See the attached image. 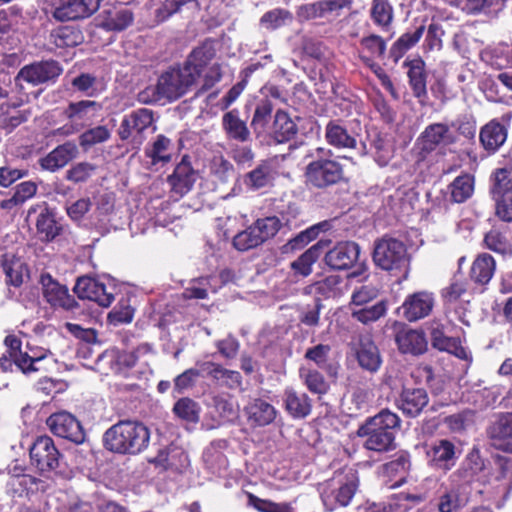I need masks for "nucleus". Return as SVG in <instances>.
<instances>
[{"label":"nucleus","instance_id":"1","mask_svg":"<svg viewBox=\"0 0 512 512\" xmlns=\"http://www.w3.org/2000/svg\"><path fill=\"white\" fill-rule=\"evenodd\" d=\"M150 430L139 421L120 420L103 434L104 447L120 455H137L147 449Z\"/></svg>","mask_w":512,"mask_h":512},{"label":"nucleus","instance_id":"2","mask_svg":"<svg viewBox=\"0 0 512 512\" xmlns=\"http://www.w3.org/2000/svg\"><path fill=\"white\" fill-rule=\"evenodd\" d=\"M399 416L389 409H382L362 424L357 434L364 437L363 447L367 450L386 453L396 448V433L400 429Z\"/></svg>","mask_w":512,"mask_h":512},{"label":"nucleus","instance_id":"3","mask_svg":"<svg viewBox=\"0 0 512 512\" xmlns=\"http://www.w3.org/2000/svg\"><path fill=\"white\" fill-rule=\"evenodd\" d=\"M305 183L314 189H327L344 179V166L333 158L331 150L317 149L314 157L305 167Z\"/></svg>","mask_w":512,"mask_h":512},{"label":"nucleus","instance_id":"4","mask_svg":"<svg viewBox=\"0 0 512 512\" xmlns=\"http://www.w3.org/2000/svg\"><path fill=\"white\" fill-rule=\"evenodd\" d=\"M372 258L377 267L393 275H407L410 255L405 243L397 238L384 235L375 240Z\"/></svg>","mask_w":512,"mask_h":512},{"label":"nucleus","instance_id":"5","mask_svg":"<svg viewBox=\"0 0 512 512\" xmlns=\"http://www.w3.org/2000/svg\"><path fill=\"white\" fill-rule=\"evenodd\" d=\"M184 67H171L163 72L154 87H148L141 95L148 94L150 99H143L144 102H157L162 99L169 101L182 97L195 83L193 76H190Z\"/></svg>","mask_w":512,"mask_h":512},{"label":"nucleus","instance_id":"6","mask_svg":"<svg viewBox=\"0 0 512 512\" xmlns=\"http://www.w3.org/2000/svg\"><path fill=\"white\" fill-rule=\"evenodd\" d=\"M333 479L338 480L339 487L337 489L325 488L320 495L323 505L328 511L348 506L359 487L358 472L353 468L345 467L336 471Z\"/></svg>","mask_w":512,"mask_h":512},{"label":"nucleus","instance_id":"7","mask_svg":"<svg viewBox=\"0 0 512 512\" xmlns=\"http://www.w3.org/2000/svg\"><path fill=\"white\" fill-rule=\"evenodd\" d=\"M281 228V221L276 216L257 219L247 229L237 233L233 238V246L238 251H248L274 237Z\"/></svg>","mask_w":512,"mask_h":512},{"label":"nucleus","instance_id":"8","mask_svg":"<svg viewBox=\"0 0 512 512\" xmlns=\"http://www.w3.org/2000/svg\"><path fill=\"white\" fill-rule=\"evenodd\" d=\"M457 143V136L447 123L435 122L427 125L416 141L417 156L425 160L439 147H447Z\"/></svg>","mask_w":512,"mask_h":512},{"label":"nucleus","instance_id":"9","mask_svg":"<svg viewBox=\"0 0 512 512\" xmlns=\"http://www.w3.org/2000/svg\"><path fill=\"white\" fill-rule=\"evenodd\" d=\"M116 289V285L110 281L105 283L101 279L81 276L77 279L73 291L82 300H90L99 306L109 307L114 301Z\"/></svg>","mask_w":512,"mask_h":512},{"label":"nucleus","instance_id":"10","mask_svg":"<svg viewBox=\"0 0 512 512\" xmlns=\"http://www.w3.org/2000/svg\"><path fill=\"white\" fill-rule=\"evenodd\" d=\"M154 113L148 108H138L125 114L122 118L118 136L122 141L132 140L133 143L142 144L144 132L153 124Z\"/></svg>","mask_w":512,"mask_h":512},{"label":"nucleus","instance_id":"11","mask_svg":"<svg viewBox=\"0 0 512 512\" xmlns=\"http://www.w3.org/2000/svg\"><path fill=\"white\" fill-rule=\"evenodd\" d=\"M197 178L198 173L192 166L191 157L188 154L183 155L173 172L167 176L172 197L182 198L188 194L193 189Z\"/></svg>","mask_w":512,"mask_h":512},{"label":"nucleus","instance_id":"12","mask_svg":"<svg viewBox=\"0 0 512 512\" xmlns=\"http://www.w3.org/2000/svg\"><path fill=\"white\" fill-rule=\"evenodd\" d=\"M350 4V0H317L296 7V18L299 23H306L329 16H339L341 11Z\"/></svg>","mask_w":512,"mask_h":512},{"label":"nucleus","instance_id":"13","mask_svg":"<svg viewBox=\"0 0 512 512\" xmlns=\"http://www.w3.org/2000/svg\"><path fill=\"white\" fill-rule=\"evenodd\" d=\"M402 67L406 69V76L412 95L419 103H424L428 98L427 83L429 72L423 58L419 55L406 58Z\"/></svg>","mask_w":512,"mask_h":512},{"label":"nucleus","instance_id":"14","mask_svg":"<svg viewBox=\"0 0 512 512\" xmlns=\"http://www.w3.org/2000/svg\"><path fill=\"white\" fill-rule=\"evenodd\" d=\"M426 458L431 468L446 473L456 464V446L448 439H436L426 446Z\"/></svg>","mask_w":512,"mask_h":512},{"label":"nucleus","instance_id":"15","mask_svg":"<svg viewBox=\"0 0 512 512\" xmlns=\"http://www.w3.org/2000/svg\"><path fill=\"white\" fill-rule=\"evenodd\" d=\"M61 71L62 69L56 61L36 62L21 68L15 77V83L20 88H22L23 82L37 86L58 77Z\"/></svg>","mask_w":512,"mask_h":512},{"label":"nucleus","instance_id":"16","mask_svg":"<svg viewBox=\"0 0 512 512\" xmlns=\"http://www.w3.org/2000/svg\"><path fill=\"white\" fill-rule=\"evenodd\" d=\"M429 401L425 388L403 386L395 399V405L405 417L417 418L428 406Z\"/></svg>","mask_w":512,"mask_h":512},{"label":"nucleus","instance_id":"17","mask_svg":"<svg viewBox=\"0 0 512 512\" xmlns=\"http://www.w3.org/2000/svg\"><path fill=\"white\" fill-rule=\"evenodd\" d=\"M75 314H79L80 322H66V329L77 339L86 343H95L97 340L96 330L84 327V323L90 320V314L80 307L75 298L68 294V289L66 288V319L72 318Z\"/></svg>","mask_w":512,"mask_h":512},{"label":"nucleus","instance_id":"18","mask_svg":"<svg viewBox=\"0 0 512 512\" xmlns=\"http://www.w3.org/2000/svg\"><path fill=\"white\" fill-rule=\"evenodd\" d=\"M360 247L354 241L338 242L324 256L325 264L333 270H348L358 261Z\"/></svg>","mask_w":512,"mask_h":512},{"label":"nucleus","instance_id":"19","mask_svg":"<svg viewBox=\"0 0 512 512\" xmlns=\"http://www.w3.org/2000/svg\"><path fill=\"white\" fill-rule=\"evenodd\" d=\"M435 305V297L429 291H417L409 294L402 303L403 317L409 322H415L430 315Z\"/></svg>","mask_w":512,"mask_h":512},{"label":"nucleus","instance_id":"20","mask_svg":"<svg viewBox=\"0 0 512 512\" xmlns=\"http://www.w3.org/2000/svg\"><path fill=\"white\" fill-rule=\"evenodd\" d=\"M354 352L360 368L371 374L380 370L383 363L382 356L371 335H360Z\"/></svg>","mask_w":512,"mask_h":512},{"label":"nucleus","instance_id":"21","mask_svg":"<svg viewBox=\"0 0 512 512\" xmlns=\"http://www.w3.org/2000/svg\"><path fill=\"white\" fill-rule=\"evenodd\" d=\"M59 455L53 440L48 436L39 437L30 448L31 461L42 472L57 468Z\"/></svg>","mask_w":512,"mask_h":512},{"label":"nucleus","instance_id":"22","mask_svg":"<svg viewBox=\"0 0 512 512\" xmlns=\"http://www.w3.org/2000/svg\"><path fill=\"white\" fill-rule=\"evenodd\" d=\"M215 55L214 41L206 39L189 53L183 67L190 72V76H193V80L196 82Z\"/></svg>","mask_w":512,"mask_h":512},{"label":"nucleus","instance_id":"23","mask_svg":"<svg viewBox=\"0 0 512 512\" xmlns=\"http://www.w3.org/2000/svg\"><path fill=\"white\" fill-rule=\"evenodd\" d=\"M202 376L210 378L216 385L228 389H237L242 386V376L236 370H230L213 361H205L200 365Z\"/></svg>","mask_w":512,"mask_h":512},{"label":"nucleus","instance_id":"24","mask_svg":"<svg viewBox=\"0 0 512 512\" xmlns=\"http://www.w3.org/2000/svg\"><path fill=\"white\" fill-rule=\"evenodd\" d=\"M283 408L293 419H304L312 412V399L307 393L287 387L282 395Z\"/></svg>","mask_w":512,"mask_h":512},{"label":"nucleus","instance_id":"25","mask_svg":"<svg viewBox=\"0 0 512 512\" xmlns=\"http://www.w3.org/2000/svg\"><path fill=\"white\" fill-rule=\"evenodd\" d=\"M395 343L402 354L418 356L428 349L426 335L422 330L402 328L395 334Z\"/></svg>","mask_w":512,"mask_h":512},{"label":"nucleus","instance_id":"26","mask_svg":"<svg viewBox=\"0 0 512 512\" xmlns=\"http://www.w3.org/2000/svg\"><path fill=\"white\" fill-rule=\"evenodd\" d=\"M430 341L434 349L442 352H448L460 359L466 358V351L461 345L458 337H449L445 334V326L437 321H433L429 327Z\"/></svg>","mask_w":512,"mask_h":512},{"label":"nucleus","instance_id":"27","mask_svg":"<svg viewBox=\"0 0 512 512\" xmlns=\"http://www.w3.org/2000/svg\"><path fill=\"white\" fill-rule=\"evenodd\" d=\"M5 344L7 346V351L5 354L10 355V358L13 359L15 365L25 374L39 371L43 369L40 364L45 360L44 356H36L29 355L28 353H23L20 350L21 341L15 336H7L5 338Z\"/></svg>","mask_w":512,"mask_h":512},{"label":"nucleus","instance_id":"28","mask_svg":"<svg viewBox=\"0 0 512 512\" xmlns=\"http://www.w3.org/2000/svg\"><path fill=\"white\" fill-rule=\"evenodd\" d=\"M492 445L512 454V413L501 414L488 429Z\"/></svg>","mask_w":512,"mask_h":512},{"label":"nucleus","instance_id":"29","mask_svg":"<svg viewBox=\"0 0 512 512\" xmlns=\"http://www.w3.org/2000/svg\"><path fill=\"white\" fill-rule=\"evenodd\" d=\"M507 127L498 119H492L481 127L479 141L488 154L496 153L506 142Z\"/></svg>","mask_w":512,"mask_h":512},{"label":"nucleus","instance_id":"30","mask_svg":"<svg viewBox=\"0 0 512 512\" xmlns=\"http://www.w3.org/2000/svg\"><path fill=\"white\" fill-rule=\"evenodd\" d=\"M100 27L106 31H123L134 21V13L124 6H110L99 15Z\"/></svg>","mask_w":512,"mask_h":512},{"label":"nucleus","instance_id":"31","mask_svg":"<svg viewBox=\"0 0 512 512\" xmlns=\"http://www.w3.org/2000/svg\"><path fill=\"white\" fill-rule=\"evenodd\" d=\"M298 134V126L288 112L278 109L270 127L269 135L277 144L291 141Z\"/></svg>","mask_w":512,"mask_h":512},{"label":"nucleus","instance_id":"32","mask_svg":"<svg viewBox=\"0 0 512 512\" xmlns=\"http://www.w3.org/2000/svg\"><path fill=\"white\" fill-rule=\"evenodd\" d=\"M426 26L420 24L413 29H408L396 41L392 43L388 51V57L394 64H397L406 53L414 48L425 32Z\"/></svg>","mask_w":512,"mask_h":512},{"label":"nucleus","instance_id":"33","mask_svg":"<svg viewBox=\"0 0 512 512\" xmlns=\"http://www.w3.org/2000/svg\"><path fill=\"white\" fill-rule=\"evenodd\" d=\"M496 270V261L492 255L483 252L476 256L469 270L470 281L478 286L485 287L492 279Z\"/></svg>","mask_w":512,"mask_h":512},{"label":"nucleus","instance_id":"34","mask_svg":"<svg viewBox=\"0 0 512 512\" xmlns=\"http://www.w3.org/2000/svg\"><path fill=\"white\" fill-rule=\"evenodd\" d=\"M248 421L258 427H263L271 424L276 416V408L261 398L251 400L244 408Z\"/></svg>","mask_w":512,"mask_h":512},{"label":"nucleus","instance_id":"35","mask_svg":"<svg viewBox=\"0 0 512 512\" xmlns=\"http://www.w3.org/2000/svg\"><path fill=\"white\" fill-rule=\"evenodd\" d=\"M222 128L228 139L237 142L250 140V131L244 120L239 116L238 109H232L222 116Z\"/></svg>","mask_w":512,"mask_h":512},{"label":"nucleus","instance_id":"36","mask_svg":"<svg viewBox=\"0 0 512 512\" xmlns=\"http://www.w3.org/2000/svg\"><path fill=\"white\" fill-rule=\"evenodd\" d=\"M447 189L451 203H465L474 194L475 177L470 173H461L447 186Z\"/></svg>","mask_w":512,"mask_h":512},{"label":"nucleus","instance_id":"37","mask_svg":"<svg viewBox=\"0 0 512 512\" xmlns=\"http://www.w3.org/2000/svg\"><path fill=\"white\" fill-rule=\"evenodd\" d=\"M343 278L340 275H329L315 281L305 288V293L314 294L316 299L336 298L341 295V284Z\"/></svg>","mask_w":512,"mask_h":512},{"label":"nucleus","instance_id":"38","mask_svg":"<svg viewBox=\"0 0 512 512\" xmlns=\"http://www.w3.org/2000/svg\"><path fill=\"white\" fill-rule=\"evenodd\" d=\"M505 194H512V165L495 168L489 177L490 198Z\"/></svg>","mask_w":512,"mask_h":512},{"label":"nucleus","instance_id":"39","mask_svg":"<svg viewBox=\"0 0 512 512\" xmlns=\"http://www.w3.org/2000/svg\"><path fill=\"white\" fill-rule=\"evenodd\" d=\"M327 143L338 149H354L357 145L356 138L337 121H329L325 128Z\"/></svg>","mask_w":512,"mask_h":512},{"label":"nucleus","instance_id":"40","mask_svg":"<svg viewBox=\"0 0 512 512\" xmlns=\"http://www.w3.org/2000/svg\"><path fill=\"white\" fill-rule=\"evenodd\" d=\"M0 267L6 276V283L19 287L23 283L25 265L22 260L12 253H5L1 256Z\"/></svg>","mask_w":512,"mask_h":512},{"label":"nucleus","instance_id":"41","mask_svg":"<svg viewBox=\"0 0 512 512\" xmlns=\"http://www.w3.org/2000/svg\"><path fill=\"white\" fill-rule=\"evenodd\" d=\"M483 246L502 256L512 254V245L507 238L504 228L493 226L488 232L485 233L483 238Z\"/></svg>","mask_w":512,"mask_h":512},{"label":"nucleus","instance_id":"42","mask_svg":"<svg viewBox=\"0 0 512 512\" xmlns=\"http://www.w3.org/2000/svg\"><path fill=\"white\" fill-rule=\"evenodd\" d=\"M411 468V457L407 451H400L396 458L383 465V471L388 477H399L393 487H399L406 482Z\"/></svg>","mask_w":512,"mask_h":512},{"label":"nucleus","instance_id":"43","mask_svg":"<svg viewBox=\"0 0 512 512\" xmlns=\"http://www.w3.org/2000/svg\"><path fill=\"white\" fill-rule=\"evenodd\" d=\"M262 67V63L256 62L248 65L240 72L241 80L234 84L221 99L220 105L222 110L228 109L237 100L247 86L251 75Z\"/></svg>","mask_w":512,"mask_h":512},{"label":"nucleus","instance_id":"44","mask_svg":"<svg viewBox=\"0 0 512 512\" xmlns=\"http://www.w3.org/2000/svg\"><path fill=\"white\" fill-rule=\"evenodd\" d=\"M359 59L371 57L373 60L383 59L387 51L386 40L378 34L364 36L359 41Z\"/></svg>","mask_w":512,"mask_h":512},{"label":"nucleus","instance_id":"45","mask_svg":"<svg viewBox=\"0 0 512 512\" xmlns=\"http://www.w3.org/2000/svg\"><path fill=\"white\" fill-rule=\"evenodd\" d=\"M370 18L383 31L391 28L394 19V9L389 0H372Z\"/></svg>","mask_w":512,"mask_h":512},{"label":"nucleus","instance_id":"46","mask_svg":"<svg viewBox=\"0 0 512 512\" xmlns=\"http://www.w3.org/2000/svg\"><path fill=\"white\" fill-rule=\"evenodd\" d=\"M43 295L54 308H64V287L49 273H43L40 278Z\"/></svg>","mask_w":512,"mask_h":512},{"label":"nucleus","instance_id":"47","mask_svg":"<svg viewBox=\"0 0 512 512\" xmlns=\"http://www.w3.org/2000/svg\"><path fill=\"white\" fill-rule=\"evenodd\" d=\"M322 251L320 242L312 245L303 252L295 261L291 263V269L302 277H307L312 273V266L319 259Z\"/></svg>","mask_w":512,"mask_h":512},{"label":"nucleus","instance_id":"48","mask_svg":"<svg viewBox=\"0 0 512 512\" xmlns=\"http://www.w3.org/2000/svg\"><path fill=\"white\" fill-rule=\"evenodd\" d=\"M171 146V139L163 134H159L152 143L151 148L145 150V155L151 159L153 165L169 163L172 161V154L169 152Z\"/></svg>","mask_w":512,"mask_h":512},{"label":"nucleus","instance_id":"49","mask_svg":"<svg viewBox=\"0 0 512 512\" xmlns=\"http://www.w3.org/2000/svg\"><path fill=\"white\" fill-rule=\"evenodd\" d=\"M273 112V103L265 98L260 100L254 110L251 127L257 136L266 132Z\"/></svg>","mask_w":512,"mask_h":512},{"label":"nucleus","instance_id":"50","mask_svg":"<svg viewBox=\"0 0 512 512\" xmlns=\"http://www.w3.org/2000/svg\"><path fill=\"white\" fill-rule=\"evenodd\" d=\"M100 0H68L66 20H78L91 16L99 8Z\"/></svg>","mask_w":512,"mask_h":512},{"label":"nucleus","instance_id":"51","mask_svg":"<svg viewBox=\"0 0 512 512\" xmlns=\"http://www.w3.org/2000/svg\"><path fill=\"white\" fill-rule=\"evenodd\" d=\"M272 180V166L270 161H261L256 168L245 175L246 186L258 190L269 184Z\"/></svg>","mask_w":512,"mask_h":512},{"label":"nucleus","instance_id":"52","mask_svg":"<svg viewBox=\"0 0 512 512\" xmlns=\"http://www.w3.org/2000/svg\"><path fill=\"white\" fill-rule=\"evenodd\" d=\"M135 309L128 297H122L107 315V322L113 326L129 324L133 321Z\"/></svg>","mask_w":512,"mask_h":512},{"label":"nucleus","instance_id":"53","mask_svg":"<svg viewBox=\"0 0 512 512\" xmlns=\"http://www.w3.org/2000/svg\"><path fill=\"white\" fill-rule=\"evenodd\" d=\"M101 108V104L93 100L71 102L66 109V116L72 120H88Z\"/></svg>","mask_w":512,"mask_h":512},{"label":"nucleus","instance_id":"54","mask_svg":"<svg viewBox=\"0 0 512 512\" xmlns=\"http://www.w3.org/2000/svg\"><path fill=\"white\" fill-rule=\"evenodd\" d=\"M293 20V14L284 8H275L265 12L260 18V25L267 30H277Z\"/></svg>","mask_w":512,"mask_h":512},{"label":"nucleus","instance_id":"55","mask_svg":"<svg viewBox=\"0 0 512 512\" xmlns=\"http://www.w3.org/2000/svg\"><path fill=\"white\" fill-rule=\"evenodd\" d=\"M386 312L387 305L386 302L382 300L370 306L352 309L351 316L362 324H369L385 316Z\"/></svg>","mask_w":512,"mask_h":512},{"label":"nucleus","instance_id":"56","mask_svg":"<svg viewBox=\"0 0 512 512\" xmlns=\"http://www.w3.org/2000/svg\"><path fill=\"white\" fill-rule=\"evenodd\" d=\"M195 3L197 0H164L154 10V21L156 24H161L167 21L174 14L180 12L183 7Z\"/></svg>","mask_w":512,"mask_h":512},{"label":"nucleus","instance_id":"57","mask_svg":"<svg viewBox=\"0 0 512 512\" xmlns=\"http://www.w3.org/2000/svg\"><path fill=\"white\" fill-rule=\"evenodd\" d=\"M37 191V186L32 181H25L16 186L13 196L7 200L1 201V207L4 209H11L14 206L23 204L28 199L32 198Z\"/></svg>","mask_w":512,"mask_h":512},{"label":"nucleus","instance_id":"58","mask_svg":"<svg viewBox=\"0 0 512 512\" xmlns=\"http://www.w3.org/2000/svg\"><path fill=\"white\" fill-rule=\"evenodd\" d=\"M248 505L258 512H294L290 503H276L269 499H262L251 492H247Z\"/></svg>","mask_w":512,"mask_h":512},{"label":"nucleus","instance_id":"59","mask_svg":"<svg viewBox=\"0 0 512 512\" xmlns=\"http://www.w3.org/2000/svg\"><path fill=\"white\" fill-rule=\"evenodd\" d=\"M300 377L303 379L308 390L314 394L323 395L329 389L324 376L316 369L301 368Z\"/></svg>","mask_w":512,"mask_h":512},{"label":"nucleus","instance_id":"60","mask_svg":"<svg viewBox=\"0 0 512 512\" xmlns=\"http://www.w3.org/2000/svg\"><path fill=\"white\" fill-rule=\"evenodd\" d=\"M199 412L198 403L188 397L180 398L173 406V413L187 422H198Z\"/></svg>","mask_w":512,"mask_h":512},{"label":"nucleus","instance_id":"61","mask_svg":"<svg viewBox=\"0 0 512 512\" xmlns=\"http://www.w3.org/2000/svg\"><path fill=\"white\" fill-rule=\"evenodd\" d=\"M110 136V130L104 125H99L83 132L79 136V144L84 150H88L94 145L106 142Z\"/></svg>","mask_w":512,"mask_h":512},{"label":"nucleus","instance_id":"62","mask_svg":"<svg viewBox=\"0 0 512 512\" xmlns=\"http://www.w3.org/2000/svg\"><path fill=\"white\" fill-rule=\"evenodd\" d=\"M362 63L376 75L384 89L387 90L395 100H397L399 96L393 81L377 61L373 60L371 57H362Z\"/></svg>","mask_w":512,"mask_h":512},{"label":"nucleus","instance_id":"63","mask_svg":"<svg viewBox=\"0 0 512 512\" xmlns=\"http://www.w3.org/2000/svg\"><path fill=\"white\" fill-rule=\"evenodd\" d=\"M151 352V346L148 343H141L132 351H121L118 353L116 362L119 366L131 369L136 366L141 356Z\"/></svg>","mask_w":512,"mask_h":512},{"label":"nucleus","instance_id":"64","mask_svg":"<svg viewBox=\"0 0 512 512\" xmlns=\"http://www.w3.org/2000/svg\"><path fill=\"white\" fill-rule=\"evenodd\" d=\"M494 203V215L502 222L512 223V194L491 199Z\"/></svg>","mask_w":512,"mask_h":512}]
</instances>
